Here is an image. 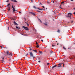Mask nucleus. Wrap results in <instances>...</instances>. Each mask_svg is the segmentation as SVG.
Returning a JSON list of instances; mask_svg holds the SVG:
<instances>
[{"label": "nucleus", "instance_id": "nucleus-38", "mask_svg": "<svg viewBox=\"0 0 75 75\" xmlns=\"http://www.w3.org/2000/svg\"><path fill=\"white\" fill-rule=\"evenodd\" d=\"M0 47L1 48H2V46H1Z\"/></svg>", "mask_w": 75, "mask_h": 75}, {"label": "nucleus", "instance_id": "nucleus-37", "mask_svg": "<svg viewBox=\"0 0 75 75\" xmlns=\"http://www.w3.org/2000/svg\"><path fill=\"white\" fill-rule=\"evenodd\" d=\"M38 62H41V61H39Z\"/></svg>", "mask_w": 75, "mask_h": 75}, {"label": "nucleus", "instance_id": "nucleus-8", "mask_svg": "<svg viewBox=\"0 0 75 75\" xmlns=\"http://www.w3.org/2000/svg\"><path fill=\"white\" fill-rule=\"evenodd\" d=\"M11 20H13V21H15V20H16V19L14 18H12Z\"/></svg>", "mask_w": 75, "mask_h": 75}, {"label": "nucleus", "instance_id": "nucleus-45", "mask_svg": "<svg viewBox=\"0 0 75 75\" xmlns=\"http://www.w3.org/2000/svg\"><path fill=\"white\" fill-rule=\"evenodd\" d=\"M8 30H9V27H8Z\"/></svg>", "mask_w": 75, "mask_h": 75}, {"label": "nucleus", "instance_id": "nucleus-33", "mask_svg": "<svg viewBox=\"0 0 75 75\" xmlns=\"http://www.w3.org/2000/svg\"><path fill=\"white\" fill-rule=\"evenodd\" d=\"M42 7H43V8H45V7H44V6H42Z\"/></svg>", "mask_w": 75, "mask_h": 75}, {"label": "nucleus", "instance_id": "nucleus-10", "mask_svg": "<svg viewBox=\"0 0 75 75\" xmlns=\"http://www.w3.org/2000/svg\"><path fill=\"white\" fill-rule=\"evenodd\" d=\"M12 1H13V2H15V3H17V2L16 0H11Z\"/></svg>", "mask_w": 75, "mask_h": 75}, {"label": "nucleus", "instance_id": "nucleus-51", "mask_svg": "<svg viewBox=\"0 0 75 75\" xmlns=\"http://www.w3.org/2000/svg\"><path fill=\"white\" fill-rule=\"evenodd\" d=\"M40 3V4H41V3Z\"/></svg>", "mask_w": 75, "mask_h": 75}, {"label": "nucleus", "instance_id": "nucleus-39", "mask_svg": "<svg viewBox=\"0 0 75 75\" xmlns=\"http://www.w3.org/2000/svg\"><path fill=\"white\" fill-rule=\"evenodd\" d=\"M2 59H4V57H3Z\"/></svg>", "mask_w": 75, "mask_h": 75}, {"label": "nucleus", "instance_id": "nucleus-52", "mask_svg": "<svg viewBox=\"0 0 75 75\" xmlns=\"http://www.w3.org/2000/svg\"><path fill=\"white\" fill-rule=\"evenodd\" d=\"M2 61H3L4 60H2Z\"/></svg>", "mask_w": 75, "mask_h": 75}, {"label": "nucleus", "instance_id": "nucleus-16", "mask_svg": "<svg viewBox=\"0 0 75 75\" xmlns=\"http://www.w3.org/2000/svg\"><path fill=\"white\" fill-rule=\"evenodd\" d=\"M39 52L40 53V54H42V51H39Z\"/></svg>", "mask_w": 75, "mask_h": 75}, {"label": "nucleus", "instance_id": "nucleus-46", "mask_svg": "<svg viewBox=\"0 0 75 75\" xmlns=\"http://www.w3.org/2000/svg\"><path fill=\"white\" fill-rule=\"evenodd\" d=\"M74 15H75V12H74Z\"/></svg>", "mask_w": 75, "mask_h": 75}, {"label": "nucleus", "instance_id": "nucleus-21", "mask_svg": "<svg viewBox=\"0 0 75 75\" xmlns=\"http://www.w3.org/2000/svg\"><path fill=\"white\" fill-rule=\"evenodd\" d=\"M63 49H64V50H67V49H66V48H65V47H63Z\"/></svg>", "mask_w": 75, "mask_h": 75}, {"label": "nucleus", "instance_id": "nucleus-34", "mask_svg": "<svg viewBox=\"0 0 75 75\" xmlns=\"http://www.w3.org/2000/svg\"><path fill=\"white\" fill-rule=\"evenodd\" d=\"M62 4H64V2H62Z\"/></svg>", "mask_w": 75, "mask_h": 75}, {"label": "nucleus", "instance_id": "nucleus-28", "mask_svg": "<svg viewBox=\"0 0 75 75\" xmlns=\"http://www.w3.org/2000/svg\"><path fill=\"white\" fill-rule=\"evenodd\" d=\"M65 65V64H63V67H64Z\"/></svg>", "mask_w": 75, "mask_h": 75}, {"label": "nucleus", "instance_id": "nucleus-43", "mask_svg": "<svg viewBox=\"0 0 75 75\" xmlns=\"http://www.w3.org/2000/svg\"><path fill=\"white\" fill-rule=\"evenodd\" d=\"M41 41H42V42H43V40H41Z\"/></svg>", "mask_w": 75, "mask_h": 75}, {"label": "nucleus", "instance_id": "nucleus-17", "mask_svg": "<svg viewBox=\"0 0 75 75\" xmlns=\"http://www.w3.org/2000/svg\"><path fill=\"white\" fill-rule=\"evenodd\" d=\"M10 7H8V11H10Z\"/></svg>", "mask_w": 75, "mask_h": 75}, {"label": "nucleus", "instance_id": "nucleus-2", "mask_svg": "<svg viewBox=\"0 0 75 75\" xmlns=\"http://www.w3.org/2000/svg\"><path fill=\"white\" fill-rule=\"evenodd\" d=\"M22 28H24L25 30H26V31H28V30H30L29 29H28V27H25L24 26L22 27Z\"/></svg>", "mask_w": 75, "mask_h": 75}, {"label": "nucleus", "instance_id": "nucleus-5", "mask_svg": "<svg viewBox=\"0 0 75 75\" xmlns=\"http://www.w3.org/2000/svg\"><path fill=\"white\" fill-rule=\"evenodd\" d=\"M12 7L13 8V12H15V11H16V10H15V8H14L13 6H12Z\"/></svg>", "mask_w": 75, "mask_h": 75}, {"label": "nucleus", "instance_id": "nucleus-20", "mask_svg": "<svg viewBox=\"0 0 75 75\" xmlns=\"http://www.w3.org/2000/svg\"><path fill=\"white\" fill-rule=\"evenodd\" d=\"M39 20H40V23H42V21H41V20H40V19H39Z\"/></svg>", "mask_w": 75, "mask_h": 75}, {"label": "nucleus", "instance_id": "nucleus-14", "mask_svg": "<svg viewBox=\"0 0 75 75\" xmlns=\"http://www.w3.org/2000/svg\"><path fill=\"white\" fill-rule=\"evenodd\" d=\"M16 28H18V29H20V28H18V27L17 26L16 27Z\"/></svg>", "mask_w": 75, "mask_h": 75}, {"label": "nucleus", "instance_id": "nucleus-48", "mask_svg": "<svg viewBox=\"0 0 75 75\" xmlns=\"http://www.w3.org/2000/svg\"><path fill=\"white\" fill-rule=\"evenodd\" d=\"M30 51L31 50V48H30Z\"/></svg>", "mask_w": 75, "mask_h": 75}, {"label": "nucleus", "instance_id": "nucleus-40", "mask_svg": "<svg viewBox=\"0 0 75 75\" xmlns=\"http://www.w3.org/2000/svg\"><path fill=\"white\" fill-rule=\"evenodd\" d=\"M73 9H74V10H75V8H73Z\"/></svg>", "mask_w": 75, "mask_h": 75}, {"label": "nucleus", "instance_id": "nucleus-15", "mask_svg": "<svg viewBox=\"0 0 75 75\" xmlns=\"http://www.w3.org/2000/svg\"><path fill=\"white\" fill-rule=\"evenodd\" d=\"M10 4H8L7 6V7H9V6H10Z\"/></svg>", "mask_w": 75, "mask_h": 75}, {"label": "nucleus", "instance_id": "nucleus-25", "mask_svg": "<svg viewBox=\"0 0 75 75\" xmlns=\"http://www.w3.org/2000/svg\"><path fill=\"white\" fill-rule=\"evenodd\" d=\"M44 24H45V25H47V23H44Z\"/></svg>", "mask_w": 75, "mask_h": 75}, {"label": "nucleus", "instance_id": "nucleus-44", "mask_svg": "<svg viewBox=\"0 0 75 75\" xmlns=\"http://www.w3.org/2000/svg\"><path fill=\"white\" fill-rule=\"evenodd\" d=\"M71 1H74V0H71Z\"/></svg>", "mask_w": 75, "mask_h": 75}, {"label": "nucleus", "instance_id": "nucleus-22", "mask_svg": "<svg viewBox=\"0 0 75 75\" xmlns=\"http://www.w3.org/2000/svg\"><path fill=\"white\" fill-rule=\"evenodd\" d=\"M8 1H9V0H8L6 1V2H7V3H8Z\"/></svg>", "mask_w": 75, "mask_h": 75}, {"label": "nucleus", "instance_id": "nucleus-49", "mask_svg": "<svg viewBox=\"0 0 75 75\" xmlns=\"http://www.w3.org/2000/svg\"><path fill=\"white\" fill-rule=\"evenodd\" d=\"M73 44H74H74H75V43H74Z\"/></svg>", "mask_w": 75, "mask_h": 75}, {"label": "nucleus", "instance_id": "nucleus-30", "mask_svg": "<svg viewBox=\"0 0 75 75\" xmlns=\"http://www.w3.org/2000/svg\"><path fill=\"white\" fill-rule=\"evenodd\" d=\"M19 14H21V12L19 11Z\"/></svg>", "mask_w": 75, "mask_h": 75}, {"label": "nucleus", "instance_id": "nucleus-3", "mask_svg": "<svg viewBox=\"0 0 75 75\" xmlns=\"http://www.w3.org/2000/svg\"><path fill=\"white\" fill-rule=\"evenodd\" d=\"M68 17H71V16H72V14L71 13H69L68 14Z\"/></svg>", "mask_w": 75, "mask_h": 75}, {"label": "nucleus", "instance_id": "nucleus-18", "mask_svg": "<svg viewBox=\"0 0 75 75\" xmlns=\"http://www.w3.org/2000/svg\"><path fill=\"white\" fill-rule=\"evenodd\" d=\"M36 47L37 48H39V46H38V45H37Z\"/></svg>", "mask_w": 75, "mask_h": 75}, {"label": "nucleus", "instance_id": "nucleus-19", "mask_svg": "<svg viewBox=\"0 0 75 75\" xmlns=\"http://www.w3.org/2000/svg\"><path fill=\"white\" fill-rule=\"evenodd\" d=\"M58 33H60V30H58V31H57Z\"/></svg>", "mask_w": 75, "mask_h": 75}, {"label": "nucleus", "instance_id": "nucleus-41", "mask_svg": "<svg viewBox=\"0 0 75 75\" xmlns=\"http://www.w3.org/2000/svg\"><path fill=\"white\" fill-rule=\"evenodd\" d=\"M27 55H28V53H27L26 54V56H27Z\"/></svg>", "mask_w": 75, "mask_h": 75}, {"label": "nucleus", "instance_id": "nucleus-29", "mask_svg": "<svg viewBox=\"0 0 75 75\" xmlns=\"http://www.w3.org/2000/svg\"><path fill=\"white\" fill-rule=\"evenodd\" d=\"M53 52V51H51L50 52V53H52Z\"/></svg>", "mask_w": 75, "mask_h": 75}, {"label": "nucleus", "instance_id": "nucleus-26", "mask_svg": "<svg viewBox=\"0 0 75 75\" xmlns=\"http://www.w3.org/2000/svg\"><path fill=\"white\" fill-rule=\"evenodd\" d=\"M26 24L27 25V26H29V24H28V23H27Z\"/></svg>", "mask_w": 75, "mask_h": 75}, {"label": "nucleus", "instance_id": "nucleus-42", "mask_svg": "<svg viewBox=\"0 0 75 75\" xmlns=\"http://www.w3.org/2000/svg\"><path fill=\"white\" fill-rule=\"evenodd\" d=\"M38 11V12H41L40 11Z\"/></svg>", "mask_w": 75, "mask_h": 75}, {"label": "nucleus", "instance_id": "nucleus-1", "mask_svg": "<svg viewBox=\"0 0 75 75\" xmlns=\"http://www.w3.org/2000/svg\"><path fill=\"white\" fill-rule=\"evenodd\" d=\"M6 54L7 55H8L9 56H10V57H11V56H12V54L11 53H9V51H7Z\"/></svg>", "mask_w": 75, "mask_h": 75}, {"label": "nucleus", "instance_id": "nucleus-9", "mask_svg": "<svg viewBox=\"0 0 75 75\" xmlns=\"http://www.w3.org/2000/svg\"><path fill=\"white\" fill-rule=\"evenodd\" d=\"M57 65H55L53 66L52 67V69H54V68H55V67H57Z\"/></svg>", "mask_w": 75, "mask_h": 75}, {"label": "nucleus", "instance_id": "nucleus-7", "mask_svg": "<svg viewBox=\"0 0 75 75\" xmlns=\"http://www.w3.org/2000/svg\"><path fill=\"white\" fill-rule=\"evenodd\" d=\"M29 13H30V14H32V15H34L35 14V13H34L33 12H30Z\"/></svg>", "mask_w": 75, "mask_h": 75}, {"label": "nucleus", "instance_id": "nucleus-6", "mask_svg": "<svg viewBox=\"0 0 75 75\" xmlns=\"http://www.w3.org/2000/svg\"><path fill=\"white\" fill-rule=\"evenodd\" d=\"M29 53L30 54V56H31V57H33V53H32V52H30Z\"/></svg>", "mask_w": 75, "mask_h": 75}, {"label": "nucleus", "instance_id": "nucleus-36", "mask_svg": "<svg viewBox=\"0 0 75 75\" xmlns=\"http://www.w3.org/2000/svg\"><path fill=\"white\" fill-rule=\"evenodd\" d=\"M49 64H50V63H47V65H49Z\"/></svg>", "mask_w": 75, "mask_h": 75}, {"label": "nucleus", "instance_id": "nucleus-35", "mask_svg": "<svg viewBox=\"0 0 75 75\" xmlns=\"http://www.w3.org/2000/svg\"><path fill=\"white\" fill-rule=\"evenodd\" d=\"M69 50H71V48L68 47Z\"/></svg>", "mask_w": 75, "mask_h": 75}, {"label": "nucleus", "instance_id": "nucleus-13", "mask_svg": "<svg viewBox=\"0 0 75 75\" xmlns=\"http://www.w3.org/2000/svg\"><path fill=\"white\" fill-rule=\"evenodd\" d=\"M33 51H34V52H37V50H33Z\"/></svg>", "mask_w": 75, "mask_h": 75}, {"label": "nucleus", "instance_id": "nucleus-50", "mask_svg": "<svg viewBox=\"0 0 75 75\" xmlns=\"http://www.w3.org/2000/svg\"><path fill=\"white\" fill-rule=\"evenodd\" d=\"M57 45H58V43H57Z\"/></svg>", "mask_w": 75, "mask_h": 75}, {"label": "nucleus", "instance_id": "nucleus-11", "mask_svg": "<svg viewBox=\"0 0 75 75\" xmlns=\"http://www.w3.org/2000/svg\"><path fill=\"white\" fill-rule=\"evenodd\" d=\"M13 23L14 24L16 25H18V24H17V23H16V22L15 21H14Z\"/></svg>", "mask_w": 75, "mask_h": 75}, {"label": "nucleus", "instance_id": "nucleus-24", "mask_svg": "<svg viewBox=\"0 0 75 75\" xmlns=\"http://www.w3.org/2000/svg\"><path fill=\"white\" fill-rule=\"evenodd\" d=\"M52 45L53 47H55V45Z\"/></svg>", "mask_w": 75, "mask_h": 75}, {"label": "nucleus", "instance_id": "nucleus-23", "mask_svg": "<svg viewBox=\"0 0 75 75\" xmlns=\"http://www.w3.org/2000/svg\"><path fill=\"white\" fill-rule=\"evenodd\" d=\"M32 57H33V58H35V57L34 56H33Z\"/></svg>", "mask_w": 75, "mask_h": 75}, {"label": "nucleus", "instance_id": "nucleus-27", "mask_svg": "<svg viewBox=\"0 0 75 75\" xmlns=\"http://www.w3.org/2000/svg\"><path fill=\"white\" fill-rule=\"evenodd\" d=\"M6 54V53H5V52H4V53H3V54L5 55H6V56L7 55L6 54Z\"/></svg>", "mask_w": 75, "mask_h": 75}, {"label": "nucleus", "instance_id": "nucleus-4", "mask_svg": "<svg viewBox=\"0 0 75 75\" xmlns=\"http://www.w3.org/2000/svg\"><path fill=\"white\" fill-rule=\"evenodd\" d=\"M62 64H61V63L59 64V65L57 66V67H58V68H61V67H62V66H61V65Z\"/></svg>", "mask_w": 75, "mask_h": 75}, {"label": "nucleus", "instance_id": "nucleus-32", "mask_svg": "<svg viewBox=\"0 0 75 75\" xmlns=\"http://www.w3.org/2000/svg\"><path fill=\"white\" fill-rule=\"evenodd\" d=\"M36 44L37 45H38V42H36Z\"/></svg>", "mask_w": 75, "mask_h": 75}, {"label": "nucleus", "instance_id": "nucleus-31", "mask_svg": "<svg viewBox=\"0 0 75 75\" xmlns=\"http://www.w3.org/2000/svg\"><path fill=\"white\" fill-rule=\"evenodd\" d=\"M33 8H35L36 7L35 6H33Z\"/></svg>", "mask_w": 75, "mask_h": 75}, {"label": "nucleus", "instance_id": "nucleus-12", "mask_svg": "<svg viewBox=\"0 0 75 75\" xmlns=\"http://www.w3.org/2000/svg\"><path fill=\"white\" fill-rule=\"evenodd\" d=\"M38 9L39 10H43V8H38Z\"/></svg>", "mask_w": 75, "mask_h": 75}, {"label": "nucleus", "instance_id": "nucleus-47", "mask_svg": "<svg viewBox=\"0 0 75 75\" xmlns=\"http://www.w3.org/2000/svg\"><path fill=\"white\" fill-rule=\"evenodd\" d=\"M54 1H53V3H54Z\"/></svg>", "mask_w": 75, "mask_h": 75}]
</instances>
